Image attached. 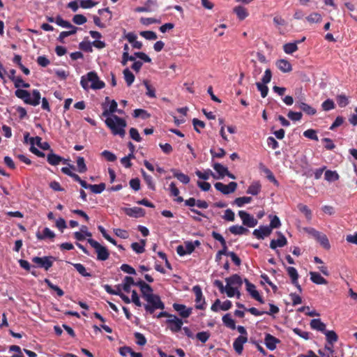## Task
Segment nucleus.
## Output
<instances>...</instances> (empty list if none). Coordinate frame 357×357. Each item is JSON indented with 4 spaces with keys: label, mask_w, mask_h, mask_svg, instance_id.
Listing matches in <instances>:
<instances>
[{
    "label": "nucleus",
    "mask_w": 357,
    "mask_h": 357,
    "mask_svg": "<svg viewBox=\"0 0 357 357\" xmlns=\"http://www.w3.org/2000/svg\"><path fill=\"white\" fill-rule=\"evenodd\" d=\"M68 29H70V31H61L59 36V38H58V40H59V42L61 43H64V38H66V37H68L71 35H73L75 33H76L78 28L72 25L71 24V26L70 27H67Z\"/></svg>",
    "instance_id": "nucleus-31"
},
{
    "label": "nucleus",
    "mask_w": 357,
    "mask_h": 357,
    "mask_svg": "<svg viewBox=\"0 0 357 357\" xmlns=\"http://www.w3.org/2000/svg\"><path fill=\"white\" fill-rule=\"evenodd\" d=\"M270 218H271V219L268 227L271 228V230H273V229L279 228L281 226L280 220L277 215H270Z\"/></svg>",
    "instance_id": "nucleus-60"
},
{
    "label": "nucleus",
    "mask_w": 357,
    "mask_h": 357,
    "mask_svg": "<svg viewBox=\"0 0 357 357\" xmlns=\"http://www.w3.org/2000/svg\"><path fill=\"white\" fill-rule=\"evenodd\" d=\"M105 122L113 135H119L121 137L125 136V128L127 126L126 120L115 114H112V116L107 117Z\"/></svg>",
    "instance_id": "nucleus-1"
},
{
    "label": "nucleus",
    "mask_w": 357,
    "mask_h": 357,
    "mask_svg": "<svg viewBox=\"0 0 357 357\" xmlns=\"http://www.w3.org/2000/svg\"><path fill=\"white\" fill-rule=\"evenodd\" d=\"M335 107V103L331 99H327L321 104V107L324 111H330L333 109Z\"/></svg>",
    "instance_id": "nucleus-58"
},
{
    "label": "nucleus",
    "mask_w": 357,
    "mask_h": 357,
    "mask_svg": "<svg viewBox=\"0 0 357 357\" xmlns=\"http://www.w3.org/2000/svg\"><path fill=\"white\" fill-rule=\"evenodd\" d=\"M135 337L136 339V343L139 346H144L146 343V340L144 335L139 332H136L135 334Z\"/></svg>",
    "instance_id": "nucleus-64"
},
{
    "label": "nucleus",
    "mask_w": 357,
    "mask_h": 357,
    "mask_svg": "<svg viewBox=\"0 0 357 357\" xmlns=\"http://www.w3.org/2000/svg\"><path fill=\"white\" fill-rule=\"evenodd\" d=\"M133 116L135 118L140 116L142 119H146L150 117V114L143 109H136L134 110Z\"/></svg>",
    "instance_id": "nucleus-54"
},
{
    "label": "nucleus",
    "mask_w": 357,
    "mask_h": 357,
    "mask_svg": "<svg viewBox=\"0 0 357 357\" xmlns=\"http://www.w3.org/2000/svg\"><path fill=\"white\" fill-rule=\"evenodd\" d=\"M166 323L168 324L169 330L173 333L180 331L183 324L182 319L178 318L174 314H172V316L167 319Z\"/></svg>",
    "instance_id": "nucleus-8"
},
{
    "label": "nucleus",
    "mask_w": 357,
    "mask_h": 357,
    "mask_svg": "<svg viewBox=\"0 0 357 357\" xmlns=\"http://www.w3.org/2000/svg\"><path fill=\"white\" fill-rule=\"evenodd\" d=\"M277 234L279 238L277 240H271L270 243V248L273 250H275L278 247H284L287 243L286 237L280 231L277 232Z\"/></svg>",
    "instance_id": "nucleus-19"
},
{
    "label": "nucleus",
    "mask_w": 357,
    "mask_h": 357,
    "mask_svg": "<svg viewBox=\"0 0 357 357\" xmlns=\"http://www.w3.org/2000/svg\"><path fill=\"white\" fill-rule=\"evenodd\" d=\"M87 242L96 250L98 260L105 261L109 258V252L106 247L100 245L98 241L91 238L87 239Z\"/></svg>",
    "instance_id": "nucleus-5"
},
{
    "label": "nucleus",
    "mask_w": 357,
    "mask_h": 357,
    "mask_svg": "<svg viewBox=\"0 0 357 357\" xmlns=\"http://www.w3.org/2000/svg\"><path fill=\"white\" fill-rule=\"evenodd\" d=\"M15 95L26 103L33 106H36L40 104L41 99L40 93L38 90L34 89L31 94L28 91L17 88L15 91Z\"/></svg>",
    "instance_id": "nucleus-3"
},
{
    "label": "nucleus",
    "mask_w": 357,
    "mask_h": 357,
    "mask_svg": "<svg viewBox=\"0 0 357 357\" xmlns=\"http://www.w3.org/2000/svg\"><path fill=\"white\" fill-rule=\"evenodd\" d=\"M47 160L49 164L54 166L59 165L61 162H66V160L63 158L55 154L52 150L47 154Z\"/></svg>",
    "instance_id": "nucleus-23"
},
{
    "label": "nucleus",
    "mask_w": 357,
    "mask_h": 357,
    "mask_svg": "<svg viewBox=\"0 0 357 357\" xmlns=\"http://www.w3.org/2000/svg\"><path fill=\"white\" fill-rule=\"evenodd\" d=\"M213 167L219 174L220 178H223L225 176V174L228 173L227 167L223 166L220 163H214Z\"/></svg>",
    "instance_id": "nucleus-39"
},
{
    "label": "nucleus",
    "mask_w": 357,
    "mask_h": 357,
    "mask_svg": "<svg viewBox=\"0 0 357 357\" xmlns=\"http://www.w3.org/2000/svg\"><path fill=\"white\" fill-rule=\"evenodd\" d=\"M211 334L208 331H202L197 333V338L202 342V343H205L210 337Z\"/></svg>",
    "instance_id": "nucleus-61"
},
{
    "label": "nucleus",
    "mask_w": 357,
    "mask_h": 357,
    "mask_svg": "<svg viewBox=\"0 0 357 357\" xmlns=\"http://www.w3.org/2000/svg\"><path fill=\"white\" fill-rule=\"evenodd\" d=\"M244 282L246 286V290L250 293V296L259 301L260 303H264V301L262 297L260 296L259 293L257 290H256V287L255 284L251 283L248 279H244Z\"/></svg>",
    "instance_id": "nucleus-11"
},
{
    "label": "nucleus",
    "mask_w": 357,
    "mask_h": 357,
    "mask_svg": "<svg viewBox=\"0 0 357 357\" xmlns=\"http://www.w3.org/2000/svg\"><path fill=\"white\" fill-rule=\"evenodd\" d=\"M136 282L134 281V279L130 276H126L123 280V283L122 284V289L126 292L129 293L130 291L131 285L135 286Z\"/></svg>",
    "instance_id": "nucleus-35"
},
{
    "label": "nucleus",
    "mask_w": 357,
    "mask_h": 357,
    "mask_svg": "<svg viewBox=\"0 0 357 357\" xmlns=\"http://www.w3.org/2000/svg\"><path fill=\"white\" fill-rule=\"evenodd\" d=\"M229 231L234 235H242L248 233L249 231L248 229L243 226L233 225L229 228Z\"/></svg>",
    "instance_id": "nucleus-36"
},
{
    "label": "nucleus",
    "mask_w": 357,
    "mask_h": 357,
    "mask_svg": "<svg viewBox=\"0 0 357 357\" xmlns=\"http://www.w3.org/2000/svg\"><path fill=\"white\" fill-rule=\"evenodd\" d=\"M215 189L221 192L224 195H229L234 192L237 188V183L234 181L230 182L228 185H225L220 182H217L214 185Z\"/></svg>",
    "instance_id": "nucleus-9"
},
{
    "label": "nucleus",
    "mask_w": 357,
    "mask_h": 357,
    "mask_svg": "<svg viewBox=\"0 0 357 357\" xmlns=\"http://www.w3.org/2000/svg\"><path fill=\"white\" fill-rule=\"evenodd\" d=\"M54 259L52 256L33 257L31 261L36 266H33V267L44 268L45 271H48L52 266Z\"/></svg>",
    "instance_id": "nucleus-6"
},
{
    "label": "nucleus",
    "mask_w": 357,
    "mask_h": 357,
    "mask_svg": "<svg viewBox=\"0 0 357 357\" xmlns=\"http://www.w3.org/2000/svg\"><path fill=\"white\" fill-rule=\"evenodd\" d=\"M284 52L291 54L298 50L297 42L286 43L283 45Z\"/></svg>",
    "instance_id": "nucleus-40"
},
{
    "label": "nucleus",
    "mask_w": 357,
    "mask_h": 357,
    "mask_svg": "<svg viewBox=\"0 0 357 357\" xmlns=\"http://www.w3.org/2000/svg\"><path fill=\"white\" fill-rule=\"evenodd\" d=\"M280 340L272 335L267 333L265 335L264 343L266 347L271 350L273 351L276 349L277 344L280 343Z\"/></svg>",
    "instance_id": "nucleus-20"
},
{
    "label": "nucleus",
    "mask_w": 357,
    "mask_h": 357,
    "mask_svg": "<svg viewBox=\"0 0 357 357\" xmlns=\"http://www.w3.org/2000/svg\"><path fill=\"white\" fill-rule=\"evenodd\" d=\"M287 116L291 121H298L302 119L303 114L300 112L289 111L287 114Z\"/></svg>",
    "instance_id": "nucleus-63"
},
{
    "label": "nucleus",
    "mask_w": 357,
    "mask_h": 357,
    "mask_svg": "<svg viewBox=\"0 0 357 357\" xmlns=\"http://www.w3.org/2000/svg\"><path fill=\"white\" fill-rule=\"evenodd\" d=\"M80 84L85 90H87L89 87L95 90L101 89L105 86V82L99 79L95 71H91L86 76H82Z\"/></svg>",
    "instance_id": "nucleus-2"
},
{
    "label": "nucleus",
    "mask_w": 357,
    "mask_h": 357,
    "mask_svg": "<svg viewBox=\"0 0 357 357\" xmlns=\"http://www.w3.org/2000/svg\"><path fill=\"white\" fill-rule=\"evenodd\" d=\"M326 335V341L328 344L333 346L334 343L338 340V336L334 331H327L323 333Z\"/></svg>",
    "instance_id": "nucleus-29"
},
{
    "label": "nucleus",
    "mask_w": 357,
    "mask_h": 357,
    "mask_svg": "<svg viewBox=\"0 0 357 357\" xmlns=\"http://www.w3.org/2000/svg\"><path fill=\"white\" fill-rule=\"evenodd\" d=\"M310 326L312 329L321 333H324L326 331V324L322 322L320 319H312L310 323Z\"/></svg>",
    "instance_id": "nucleus-27"
},
{
    "label": "nucleus",
    "mask_w": 357,
    "mask_h": 357,
    "mask_svg": "<svg viewBox=\"0 0 357 357\" xmlns=\"http://www.w3.org/2000/svg\"><path fill=\"white\" fill-rule=\"evenodd\" d=\"M173 308L178 312L179 315L182 318H188L192 313V308H188L183 304L174 303Z\"/></svg>",
    "instance_id": "nucleus-18"
},
{
    "label": "nucleus",
    "mask_w": 357,
    "mask_h": 357,
    "mask_svg": "<svg viewBox=\"0 0 357 357\" xmlns=\"http://www.w3.org/2000/svg\"><path fill=\"white\" fill-rule=\"evenodd\" d=\"M144 299L147 302V304L144 305V309L150 314H153L155 310L158 309H165L164 303L161 301L160 297L157 294H152L147 296Z\"/></svg>",
    "instance_id": "nucleus-4"
},
{
    "label": "nucleus",
    "mask_w": 357,
    "mask_h": 357,
    "mask_svg": "<svg viewBox=\"0 0 357 357\" xmlns=\"http://www.w3.org/2000/svg\"><path fill=\"white\" fill-rule=\"evenodd\" d=\"M122 210L124 213L130 216L133 218H141L144 217L145 215V211L142 208L139 207H132V208H123Z\"/></svg>",
    "instance_id": "nucleus-15"
},
{
    "label": "nucleus",
    "mask_w": 357,
    "mask_h": 357,
    "mask_svg": "<svg viewBox=\"0 0 357 357\" xmlns=\"http://www.w3.org/2000/svg\"><path fill=\"white\" fill-rule=\"evenodd\" d=\"M324 178L328 181H335L339 179V175L335 171L327 170L324 174Z\"/></svg>",
    "instance_id": "nucleus-48"
},
{
    "label": "nucleus",
    "mask_w": 357,
    "mask_h": 357,
    "mask_svg": "<svg viewBox=\"0 0 357 357\" xmlns=\"http://www.w3.org/2000/svg\"><path fill=\"white\" fill-rule=\"evenodd\" d=\"M306 20L310 23H319L321 21L322 17L318 13H312L306 17Z\"/></svg>",
    "instance_id": "nucleus-55"
},
{
    "label": "nucleus",
    "mask_w": 357,
    "mask_h": 357,
    "mask_svg": "<svg viewBox=\"0 0 357 357\" xmlns=\"http://www.w3.org/2000/svg\"><path fill=\"white\" fill-rule=\"evenodd\" d=\"M196 175L201 179L208 180L210 176H212L213 178H216L215 175L213 173L211 169H208L207 171L202 172L199 170H197L195 172Z\"/></svg>",
    "instance_id": "nucleus-47"
},
{
    "label": "nucleus",
    "mask_w": 357,
    "mask_h": 357,
    "mask_svg": "<svg viewBox=\"0 0 357 357\" xmlns=\"http://www.w3.org/2000/svg\"><path fill=\"white\" fill-rule=\"evenodd\" d=\"M140 36L146 40H153L158 38L157 34L153 31H143L139 33Z\"/></svg>",
    "instance_id": "nucleus-51"
},
{
    "label": "nucleus",
    "mask_w": 357,
    "mask_h": 357,
    "mask_svg": "<svg viewBox=\"0 0 357 357\" xmlns=\"http://www.w3.org/2000/svg\"><path fill=\"white\" fill-rule=\"evenodd\" d=\"M234 12L241 20H244L248 15L246 8L241 6H236L234 8Z\"/></svg>",
    "instance_id": "nucleus-37"
},
{
    "label": "nucleus",
    "mask_w": 357,
    "mask_h": 357,
    "mask_svg": "<svg viewBox=\"0 0 357 357\" xmlns=\"http://www.w3.org/2000/svg\"><path fill=\"white\" fill-rule=\"evenodd\" d=\"M142 174L143 176V178L148 185L149 188L155 190V185L153 181V177L150 175H148L143 169L142 170Z\"/></svg>",
    "instance_id": "nucleus-41"
},
{
    "label": "nucleus",
    "mask_w": 357,
    "mask_h": 357,
    "mask_svg": "<svg viewBox=\"0 0 357 357\" xmlns=\"http://www.w3.org/2000/svg\"><path fill=\"white\" fill-rule=\"evenodd\" d=\"M222 322L226 327L231 330H234L236 328L235 321L231 318L229 313H227L222 317Z\"/></svg>",
    "instance_id": "nucleus-33"
},
{
    "label": "nucleus",
    "mask_w": 357,
    "mask_h": 357,
    "mask_svg": "<svg viewBox=\"0 0 357 357\" xmlns=\"http://www.w3.org/2000/svg\"><path fill=\"white\" fill-rule=\"evenodd\" d=\"M36 238L38 240H53L55 238V234L51 231L48 227H45L43 232H40L39 231L36 234Z\"/></svg>",
    "instance_id": "nucleus-22"
},
{
    "label": "nucleus",
    "mask_w": 357,
    "mask_h": 357,
    "mask_svg": "<svg viewBox=\"0 0 357 357\" xmlns=\"http://www.w3.org/2000/svg\"><path fill=\"white\" fill-rule=\"evenodd\" d=\"M77 170L79 173H84L87 170L85 160L83 157H78L77 159Z\"/></svg>",
    "instance_id": "nucleus-52"
},
{
    "label": "nucleus",
    "mask_w": 357,
    "mask_h": 357,
    "mask_svg": "<svg viewBox=\"0 0 357 357\" xmlns=\"http://www.w3.org/2000/svg\"><path fill=\"white\" fill-rule=\"evenodd\" d=\"M123 73L127 85L130 86L135 81V75L128 68L124 69Z\"/></svg>",
    "instance_id": "nucleus-38"
},
{
    "label": "nucleus",
    "mask_w": 357,
    "mask_h": 357,
    "mask_svg": "<svg viewBox=\"0 0 357 357\" xmlns=\"http://www.w3.org/2000/svg\"><path fill=\"white\" fill-rule=\"evenodd\" d=\"M310 275L312 282L317 284H327V280L324 278H323L319 273L311 271L310 273Z\"/></svg>",
    "instance_id": "nucleus-30"
},
{
    "label": "nucleus",
    "mask_w": 357,
    "mask_h": 357,
    "mask_svg": "<svg viewBox=\"0 0 357 357\" xmlns=\"http://www.w3.org/2000/svg\"><path fill=\"white\" fill-rule=\"evenodd\" d=\"M248 341V337L239 335L234 342L233 347L238 354H241L243 350V344Z\"/></svg>",
    "instance_id": "nucleus-21"
},
{
    "label": "nucleus",
    "mask_w": 357,
    "mask_h": 357,
    "mask_svg": "<svg viewBox=\"0 0 357 357\" xmlns=\"http://www.w3.org/2000/svg\"><path fill=\"white\" fill-rule=\"evenodd\" d=\"M296 107H298L299 109H301L303 112H304L305 114L308 115H314L317 112V110L314 108L307 105V103L301 101H296Z\"/></svg>",
    "instance_id": "nucleus-24"
},
{
    "label": "nucleus",
    "mask_w": 357,
    "mask_h": 357,
    "mask_svg": "<svg viewBox=\"0 0 357 357\" xmlns=\"http://www.w3.org/2000/svg\"><path fill=\"white\" fill-rule=\"evenodd\" d=\"M303 136L312 140H319L318 136L317 135V131L314 129H308L304 131Z\"/></svg>",
    "instance_id": "nucleus-56"
},
{
    "label": "nucleus",
    "mask_w": 357,
    "mask_h": 357,
    "mask_svg": "<svg viewBox=\"0 0 357 357\" xmlns=\"http://www.w3.org/2000/svg\"><path fill=\"white\" fill-rule=\"evenodd\" d=\"M41 141L42 138L40 137L37 136L36 137H29V133L28 132H26L24 134V143L29 142L31 146H34V144H36V145L43 150H48L50 149V146L48 142H42Z\"/></svg>",
    "instance_id": "nucleus-7"
},
{
    "label": "nucleus",
    "mask_w": 357,
    "mask_h": 357,
    "mask_svg": "<svg viewBox=\"0 0 357 357\" xmlns=\"http://www.w3.org/2000/svg\"><path fill=\"white\" fill-rule=\"evenodd\" d=\"M272 232L271 228L268 226H260L259 229L253 231V235L258 239H264L265 237L268 236Z\"/></svg>",
    "instance_id": "nucleus-17"
},
{
    "label": "nucleus",
    "mask_w": 357,
    "mask_h": 357,
    "mask_svg": "<svg viewBox=\"0 0 357 357\" xmlns=\"http://www.w3.org/2000/svg\"><path fill=\"white\" fill-rule=\"evenodd\" d=\"M294 333L301 337V338L307 340L310 338V333L307 331H303L301 328H293Z\"/></svg>",
    "instance_id": "nucleus-57"
},
{
    "label": "nucleus",
    "mask_w": 357,
    "mask_h": 357,
    "mask_svg": "<svg viewBox=\"0 0 357 357\" xmlns=\"http://www.w3.org/2000/svg\"><path fill=\"white\" fill-rule=\"evenodd\" d=\"M87 19L85 16L81 14H77L74 15L73 17V22L78 25L84 24L85 22H86Z\"/></svg>",
    "instance_id": "nucleus-62"
},
{
    "label": "nucleus",
    "mask_w": 357,
    "mask_h": 357,
    "mask_svg": "<svg viewBox=\"0 0 357 357\" xmlns=\"http://www.w3.org/2000/svg\"><path fill=\"white\" fill-rule=\"evenodd\" d=\"M225 280L229 286H236V288L241 287L243 284L241 278L237 274H234L231 277L226 278Z\"/></svg>",
    "instance_id": "nucleus-28"
},
{
    "label": "nucleus",
    "mask_w": 357,
    "mask_h": 357,
    "mask_svg": "<svg viewBox=\"0 0 357 357\" xmlns=\"http://www.w3.org/2000/svg\"><path fill=\"white\" fill-rule=\"evenodd\" d=\"M211 236L215 240L218 241L222 245V250H220L218 252V255L228 256V253H229V252L227 251V243H226L225 239L223 238V236L220 234H219L215 231H212Z\"/></svg>",
    "instance_id": "nucleus-13"
},
{
    "label": "nucleus",
    "mask_w": 357,
    "mask_h": 357,
    "mask_svg": "<svg viewBox=\"0 0 357 357\" xmlns=\"http://www.w3.org/2000/svg\"><path fill=\"white\" fill-rule=\"evenodd\" d=\"M298 209L303 213L307 219L310 220L312 218V211L307 206L303 204H298L297 205Z\"/></svg>",
    "instance_id": "nucleus-46"
},
{
    "label": "nucleus",
    "mask_w": 357,
    "mask_h": 357,
    "mask_svg": "<svg viewBox=\"0 0 357 357\" xmlns=\"http://www.w3.org/2000/svg\"><path fill=\"white\" fill-rule=\"evenodd\" d=\"M135 286L139 287L143 298L153 294L152 287L142 280L137 281Z\"/></svg>",
    "instance_id": "nucleus-16"
},
{
    "label": "nucleus",
    "mask_w": 357,
    "mask_h": 357,
    "mask_svg": "<svg viewBox=\"0 0 357 357\" xmlns=\"http://www.w3.org/2000/svg\"><path fill=\"white\" fill-rule=\"evenodd\" d=\"M256 86L257 89L260 91L261 96L262 98L266 97L268 92V88L266 86V84H263L260 82H257Z\"/></svg>",
    "instance_id": "nucleus-59"
},
{
    "label": "nucleus",
    "mask_w": 357,
    "mask_h": 357,
    "mask_svg": "<svg viewBox=\"0 0 357 357\" xmlns=\"http://www.w3.org/2000/svg\"><path fill=\"white\" fill-rule=\"evenodd\" d=\"M238 215L243 224L248 227H254L257 225V220L246 211H239Z\"/></svg>",
    "instance_id": "nucleus-10"
},
{
    "label": "nucleus",
    "mask_w": 357,
    "mask_h": 357,
    "mask_svg": "<svg viewBox=\"0 0 357 357\" xmlns=\"http://www.w3.org/2000/svg\"><path fill=\"white\" fill-rule=\"evenodd\" d=\"M252 199L250 197H237L234 199V204L238 207H242L245 204L250 203Z\"/></svg>",
    "instance_id": "nucleus-49"
},
{
    "label": "nucleus",
    "mask_w": 357,
    "mask_h": 357,
    "mask_svg": "<svg viewBox=\"0 0 357 357\" xmlns=\"http://www.w3.org/2000/svg\"><path fill=\"white\" fill-rule=\"evenodd\" d=\"M311 233L323 248L327 250L330 248L331 245L326 235L315 229H312Z\"/></svg>",
    "instance_id": "nucleus-14"
},
{
    "label": "nucleus",
    "mask_w": 357,
    "mask_h": 357,
    "mask_svg": "<svg viewBox=\"0 0 357 357\" xmlns=\"http://www.w3.org/2000/svg\"><path fill=\"white\" fill-rule=\"evenodd\" d=\"M171 171L173 173V176L181 183L184 184H188L190 182V178L188 175L179 172L178 170L175 169H172Z\"/></svg>",
    "instance_id": "nucleus-32"
},
{
    "label": "nucleus",
    "mask_w": 357,
    "mask_h": 357,
    "mask_svg": "<svg viewBox=\"0 0 357 357\" xmlns=\"http://www.w3.org/2000/svg\"><path fill=\"white\" fill-rule=\"evenodd\" d=\"M146 89V95L149 98H155V89L149 84V81L144 80L143 82Z\"/></svg>",
    "instance_id": "nucleus-53"
},
{
    "label": "nucleus",
    "mask_w": 357,
    "mask_h": 357,
    "mask_svg": "<svg viewBox=\"0 0 357 357\" xmlns=\"http://www.w3.org/2000/svg\"><path fill=\"white\" fill-rule=\"evenodd\" d=\"M336 100H337L338 105L340 107H344L347 105H348L349 103L348 97L344 94H340V95L337 96Z\"/></svg>",
    "instance_id": "nucleus-50"
},
{
    "label": "nucleus",
    "mask_w": 357,
    "mask_h": 357,
    "mask_svg": "<svg viewBox=\"0 0 357 357\" xmlns=\"http://www.w3.org/2000/svg\"><path fill=\"white\" fill-rule=\"evenodd\" d=\"M105 183H100V184H91L89 189L93 193L100 194L105 190Z\"/></svg>",
    "instance_id": "nucleus-45"
},
{
    "label": "nucleus",
    "mask_w": 357,
    "mask_h": 357,
    "mask_svg": "<svg viewBox=\"0 0 357 357\" xmlns=\"http://www.w3.org/2000/svg\"><path fill=\"white\" fill-rule=\"evenodd\" d=\"M76 271L83 277H91V274L86 271L85 267L83 264L77 263V264H72Z\"/></svg>",
    "instance_id": "nucleus-43"
},
{
    "label": "nucleus",
    "mask_w": 357,
    "mask_h": 357,
    "mask_svg": "<svg viewBox=\"0 0 357 357\" xmlns=\"http://www.w3.org/2000/svg\"><path fill=\"white\" fill-rule=\"evenodd\" d=\"M276 66L283 73H289L292 70L291 64L286 59H280L277 61Z\"/></svg>",
    "instance_id": "nucleus-26"
},
{
    "label": "nucleus",
    "mask_w": 357,
    "mask_h": 357,
    "mask_svg": "<svg viewBox=\"0 0 357 357\" xmlns=\"http://www.w3.org/2000/svg\"><path fill=\"white\" fill-rule=\"evenodd\" d=\"M47 20L49 22L53 23L55 22L57 25L61 27H70L71 26V24L66 20H64L61 15H57L56 17H47Z\"/></svg>",
    "instance_id": "nucleus-25"
},
{
    "label": "nucleus",
    "mask_w": 357,
    "mask_h": 357,
    "mask_svg": "<svg viewBox=\"0 0 357 357\" xmlns=\"http://www.w3.org/2000/svg\"><path fill=\"white\" fill-rule=\"evenodd\" d=\"M261 185L259 181L253 182L248 188L247 193L257 195L261 191Z\"/></svg>",
    "instance_id": "nucleus-34"
},
{
    "label": "nucleus",
    "mask_w": 357,
    "mask_h": 357,
    "mask_svg": "<svg viewBox=\"0 0 357 357\" xmlns=\"http://www.w3.org/2000/svg\"><path fill=\"white\" fill-rule=\"evenodd\" d=\"M44 282L50 289L55 291L59 296L61 297L64 295V291L60 287L54 284L49 279L45 278Z\"/></svg>",
    "instance_id": "nucleus-42"
},
{
    "label": "nucleus",
    "mask_w": 357,
    "mask_h": 357,
    "mask_svg": "<svg viewBox=\"0 0 357 357\" xmlns=\"http://www.w3.org/2000/svg\"><path fill=\"white\" fill-rule=\"evenodd\" d=\"M287 271L291 279V283H297V280L298 279V274L297 270L294 267L289 266L287 268Z\"/></svg>",
    "instance_id": "nucleus-44"
},
{
    "label": "nucleus",
    "mask_w": 357,
    "mask_h": 357,
    "mask_svg": "<svg viewBox=\"0 0 357 357\" xmlns=\"http://www.w3.org/2000/svg\"><path fill=\"white\" fill-rule=\"evenodd\" d=\"M192 290H193V292L195 293V297H196V298H195V302H196L195 307L197 309H199V310H204L205 308V307H204L205 299L203 297L202 289L200 288L199 286L196 285V286L193 287Z\"/></svg>",
    "instance_id": "nucleus-12"
}]
</instances>
